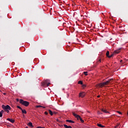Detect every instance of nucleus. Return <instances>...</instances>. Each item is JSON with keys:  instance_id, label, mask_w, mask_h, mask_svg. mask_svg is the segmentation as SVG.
Here are the masks:
<instances>
[{"instance_id": "f257e3e1", "label": "nucleus", "mask_w": 128, "mask_h": 128, "mask_svg": "<svg viewBox=\"0 0 128 128\" xmlns=\"http://www.w3.org/2000/svg\"><path fill=\"white\" fill-rule=\"evenodd\" d=\"M112 80V79H110L107 80L106 82L100 83L98 84V86H100V88H102V86H108V84H110V82Z\"/></svg>"}, {"instance_id": "f03ea898", "label": "nucleus", "mask_w": 128, "mask_h": 128, "mask_svg": "<svg viewBox=\"0 0 128 128\" xmlns=\"http://www.w3.org/2000/svg\"><path fill=\"white\" fill-rule=\"evenodd\" d=\"M20 104H22V106H30V102L24 100L22 99L20 100Z\"/></svg>"}, {"instance_id": "7ed1b4c3", "label": "nucleus", "mask_w": 128, "mask_h": 128, "mask_svg": "<svg viewBox=\"0 0 128 128\" xmlns=\"http://www.w3.org/2000/svg\"><path fill=\"white\" fill-rule=\"evenodd\" d=\"M2 108L3 110H5V112H6L8 113L10 112V106L8 105H6V106L2 105Z\"/></svg>"}, {"instance_id": "20e7f679", "label": "nucleus", "mask_w": 128, "mask_h": 128, "mask_svg": "<svg viewBox=\"0 0 128 128\" xmlns=\"http://www.w3.org/2000/svg\"><path fill=\"white\" fill-rule=\"evenodd\" d=\"M86 96V93L84 92H82L79 94V96L81 98H84Z\"/></svg>"}, {"instance_id": "39448f33", "label": "nucleus", "mask_w": 128, "mask_h": 128, "mask_svg": "<svg viewBox=\"0 0 128 128\" xmlns=\"http://www.w3.org/2000/svg\"><path fill=\"white\" fill-rule=\"evenodd\" d=\"M7 120H8L9 122H10L12 124H14V120L10 119V118H7Z\"/></svg>"}, {"instance_id": "423d86ee", "label": "nucleus", "mask_w": 128, "mask_h": 128, "mask_svg": "<svg viewBox=\"0 0 128 128\" xmlns=\"http://www.w3.org/2000/svg\"><path fill=\"white\" fill-rule=\"evenodd\" d=\"M120 48L117 50H116L115 51H114V54H118L119 52H120Z\"/></svg>"}, {"instance_id": "0eeeda50", "label": "nucleus", "mask_w": 128, "mask_h": 128, "mask_svg": "<svg viewBox=\"0 0 128 128\" xmlns=\"http://www.w3.org/2000/svg\"><path fill=\"white\" fill-rule=\"evenodd\" d=\"M66 122H70V123H71V124H74V120H66Z\"/></svg>"}, {"instance_id": "6e6552de", "label": "nucleus", "mask_w": 128, "mask_h": 128, "mask_svg": "<svg viewBox=\"0 0 128 128\" xmlns=\"http://www.w3.org/2000/svg\"><path fill=\"white\" fill-rule=\"evenodd\" d=\"M64 126L66 128H72V126H68V125H66V124H64Z\"/></svg>"}, {"instance_id": "1a4fd4ad", "label": "nucleus", "mask_w": 128, "mask_h": 128, "mask_svg": "<svg viewBox=\"0 0 128 128\" xmlns=\"http://www.w3.org/2000/svg\"><path fill=\"white\" fill-rule=\"evenodd\" d=\"M102 112H104L105 114H108V112L106 111V110L101 109Z\"/></svg>"}, {"instance_id": "9d476101", "label": "nucleus", "mask_w": 128, "mask_h": 128, "mask_svg": "<svg viewBox=\"0 0 128 128\" xmlns=\"http://www.w3.org/2000/svg\"><path fill=\"white\" fill-rule=\"evenodd\" d=\"M28 126H30L31 128H34V126H32V123L31 122H30L28 124Z\"/></svg>"}, {"instance_id": "9b49d317", "label": "nucleus", "mask_w": 128, "mask_h": 128, "mask_svg": "<svg viewBox=\"0 0 128 128\" xmlns=\"http://www.w3.org/2000/svg\"><path fill=\"white\" fill-rule=\"evenodd\" d=\"M48 112H49V114H50V116H53L54 113H53L52 111V110H49Z\"/></svg>"}, {"instance_id": "f8f14e48", "label": "nucleus", "mask_w": 128, "mask_h": 128, "mask_svg": "<svg viewBox=\"0 0 128 128\" xmlns=\"http://www.w3.org/2000/svg\"><path fill=\"white\" fill-rule=\"evenodd\" d=\"M22 110V114H26V110H24V109L22 110H22Z\"/></svg>"}, {"instance_id": "ddd939ff", "label": "nucleus", "mask_w": 128, "mask_h": 128, "mask_svg": "<svg viewBox=\"0 0 128 128\" xmlns=\"http://www.w3.org/2000/svg\"><path fill=\"white\" fill-rule=\"evenodd\" d=\"M97 126H99V128H104V126L102 125V124H97Z\"/></svg>"}, {"instance_id": "4468645a", "label": "nucleus", "mask_w": 128, "mask_h": 128, "mask_svg": "<svg viewBox=\"0 0 128 128\" xmlns=\"http://www.w3.org/2000/svg\"><path fill=\"white\" fill-rule=\"evenodd\" d=\"M106 56H108V58L110 56V52L107 51V52L106 53Z\"/></svg>"}, {"instance_id": "2eb2a0df", "label": "nucleus", "mask_w": 128, "mask_h": 128, "mask_svg": "<svg viewBox=\"0 0 128 128\" xmlns=\"http://www.w3.org/2000/svg\"><path fill=\"white\" fill-rule=\"evenodd\" d=\"M76 118H77V120H80L82 118L80 117V116L79 115H78L77 117H76Z\"/></svg>"}, {"instance_id": "dca6fc26", "label": "nucleus", "mask_w": 128, "mask_h": 128, "mask_svg": "<svg viewBox=\"0 0 128 128\" xmlns=\"http://www.w3.org/2000/svg\"><path fill=\"white\" fill-rule=\"evenodd\" d=\"M72 114H73V116H75V118H76L77 116H78V115L76 114V113H74V112H73V113H72Z\"/></svg>"}, {"instance_id": "f3484780", "label": "nucleus", "mask_w": 128, "mask_h": 128, "mask_svg": "<svg viewBox=\"0 0 128 128\" xmlns=\"http://www.w3.org/2000/svg\"><path fill=\"white\" fill-rule=\"evenodd\" d=\"M97 113H98V114H102V113L101 112H100V111H98Z\"/></svg>"}, {"instance_id": "a211bd4d", "label": "nucleus", "mask_w": 128, "mask_h": 128, "mask_svg": "<svg viewBox=\"0 0 128 128\" xmlns=\"http://www.w3.org/2000/svg\"><path fill=\"white\" fill-rule=\"evenodd\" d=\"M78 84H82V81H78Z\"/></svg>"}, {"instance_id": "6ab92c4d", "label": "nucleus", "mask_w": 128, "mask_h": 128, "mask_svg": "<svg viewBox=\"0 0 128 128\" xmlns=\"http://www.w3.org/2000/svg\"><path fill=\"white\" fill-rule=\"evenodd\" d=\"M80 120L81 122H84V121L82 118L80 119Z\"/></svg>"}, {"instance_id": "aec40b11", "label": "nucleus", "mask_w": 128, "mask_h": 128, "mask_svg": "<svg viewBox=\"0 0 128 128\" xmlns=\"http://www.w3.org/2000/svg\"><path fill=\"white\" fill-rule=\"evenodd\" d=\"M17 108H19L21 110H22V108L20 106H17Z\"/></svg>"}, {"instance_id": "412c9836", "label": "nucleus", "mask_w": 128, "mask_h": 128, "mask_svg": "<svg viewBox=\"0 0 128 128\" xmlns=\"http://www.w3.org/2000/svg\"><path fill=\"white\" fill-rule=\"evenodd\" d=\"M84 74L85 76H87L88 75V72H84Z\"/></svg>"}, {"instance_id": "4be33fe9", "label": "nucleus", "mask_w": 128, "mask_h": 128, "mask_svg": "<svg viewBox=\"0 0 128 128\" xmlns=\"http://www.w3.org/2000/svg\"><path fill=\"white\" fill-rule=\"evenodd\" d=\"M2 112H0V118H2Z\"/></svg>"}, {"instance_id": "5701e85b", "label": "nucleus", "mask_w": 128, "mask_h": 128, "mask_svg": "<svg viewBox=\"0 0 128 128\" xmlns=\"http://www.w3.org/2000/svg\"><path fill=\"white\" fill-rule=\"evenodd\" d=\"M36 108H42V106H36Z\"/></svg>"}, {"instance_id": "b1692460", "label": "nucleus", "mask_w": 128, "mask_h": 128, "mask_svg": "<svg viewBox=\"0 0 128 128\" xmlns=\"http://www.w3.org/2000/svg\"><path fill=\"white\" fill-rule=\"evenodd\" d=\"M114 56V54H112L111 56H109L108 58H110Z\"/></svg>"}, {"instance_id": "393cba45", "label": "nucleus", "mask_w": 128, "mask_h": 128, "mask_svg": "<svg viewBox=\"0 0 128 128\" xmlns=\"http://www.w3.org/2000/svg\"><path fill=\"white\" fill-rule=\"evenodd\" d=\"M117 112H118V114H122L121 112H120V111H117Z\"/></svg>"}, {"instance_id": "a878e982", "label": "nucleus", "mask_w": 128, "mask_h": 128, "mask_svg": "<svg viewBox=\"0 0 128 128\" xmlns=\"http://www.w3.org/2000/svg\"><path fill=\"white\" fill-rule=\"evenodd\" d=\"M58 114V112H53V114Z\"/></svg>"}, {"instance_id": "bb28decb", "label": "nucleus", "mask_w": 128, "mask_h": 128, "mask_svg": "<svg viewBox=\"0 0 128 128\" xmlns=\"http://www.w3.org/2000/svg\"><path fill=\"white\" fill-rule=\"evenodd\" d=\"M44 114H48V112H45Z\"/></svg>"}, {"instance_id": "cd10ccee", "label": "nucleus", "mask_w": 128, "mask_h": 128, "mask_svg": "<svg viewBox=\"0 0 128 128\" xmlns=\"http://www.w3.org/2000/svg\"><path fill=\"white\" fill-rule=\"evenodd\" d=\"M50 82H48V84H47V86H50Z\"/></svg>"}, {"instance_id": "c85d7f7f", "label": "nucleus", "mask_w": 128, "mask_h": 128, "mask_svg": "<svg viewBox=\"0 0 128 128\" xmlns=\"http://www.w3.org/2000/svg\"><path fill=\"white\" fill-rule=\"evenodd\" d=\"M16 102H20V100H18V98H16Z\"/></svg>"}, {"instance_id": "c756f323", "label": "nucleus", "mask_w": 128, "mask_h": 128, "mask_svg": "<svg viewBox=\"0 0 128 128\" xmlns=\"http://www.w3.org/2000/svg\"><path fill=\"white\" fill-rule=\"evenodd\" d=\"M38 128H44V127H42V126H38Z\"/></svg>"}, {"instance_id": "7c9ffc66", "label": "nucleus", "mask_w": 128, "mask_h": 128, "mask_svg": "<svg viewBox=\"0 0 128 128\" xmlns=\"http://www.w3.org/2000/svg\"><path fill=\"white\" fill-rule=\"evenodd\" d=\"M38 128H44V127H42V126H38Z\"/></svg>"}, {"instance_id": "2f4dec72", "label": "nucleus", "mask_w": 128, "mask_h": 128, "mask_svg": "<svg viewBox=\"0 0 128 128\" xmlns=\"http://www.w3.org/2000/svg\"><path fill=\"white\" fill-rule=\"evenodd\" d=\"M119 126H120V124H117V125H116V126L117 128H118Z\"/></svg>"}, {"instance_id": "473e14b6", "label": "nucleus", "mask_w": 128, "mask_h": 128, "mask_svg": "<svg viewBox=\"0 0 128 128\" xmlns=\"http://www.w3.org/2000/svg\"><path fill=\"white\" fill-rule=\"evenodd\" d=\"M98 62H101L102 60H100V59L98 60Z\"/></svg>"}, {"instance_id": "72a5a7b5", "label": "nucleus", "mask_w": 128, "mask_h": 128, "mask_svg": "<svg viewBox=\"0 0 128 128\" xmlns=\"http://www.w3.org/2000/svg\"><path fill=\"white\" fill-rule=\"evenodd\" d=\"M82 86H83V88H86V86L84 84V85Z\"/></svg>"}, {"instance_id": "f704fd0d", "label": "nucleus", "mask_w": 128, "mask_h": 128, "mask_svg": "<svg viewBox=\"0 0 128 128\" xmlns=\"http://www.w3.org/2000/svg\"><path fill=\"white\" fill-rule=\"evenodd\" d=\"M4 111L2 110L1 112H2V114H4Z\"/></svg>"}, {"instance_id": "c9c22d12", "label": "nucleus", "mask_w": 128, "mask_h": 128, "mask_svg": "<svg viewBox=\"0 0 128 128\" xmlns=\"http://www.w3.org/2000/svg\"><path fill=\"white\" fill-rule=\"evenodd\" d=\"M41 108H46V107L45 106H42Z\"/></svg>"}, {"instance_id": "e433bc0d", "label": "nucleus", "mask_w": 128, "mask_h": 128, "mask_svg": "<svg viewBox=\"0 0 128 128\" xmlns=\"http://www.w3.org/2000/svg\"><path fill=\"white\" fill-rule=\"evenodd\" d=\"M100 95L97 96V98H100Z\"/></svg>"}, {"instance_id": "4c0bfd02", "label": "nucleus", "mask_w": 128, "mask_h": 128, "mask_svg": "<svg viewBox=\"0 0 128 128\" xmlns=\"http://www.w3.org/2000/svg\"><path fill=\"white\" fill-rule=\"evenodd\" d=\"M3 94H4V96H6V93H4Z\"/></svg>"}, {"instance_id": "58836bf2", "label": "nucleus", "mask_w": 128, "mask_h": 128, "mask_svg": "<svg viewBox=\"0 0 128 128\" xmlns=\"http://www.w3.org/2000/svg\"><path fill=\"white\" fill-rule=\"evenodd\" d=\"M67 6H70V4H67Z\"/></svg>"}, {"instance_id": "ea45409f", "label": "nucleus", "mask_w": 128, "mask_h": 128, "mask_svg": "<svg viewBox=\"0 0 128 128\" xmlns=\"http://www.w3.org/2000/svg\"><path fill=\"white\" fill-rule=\"evenodd\" d=\"M117 127H116V126H115L114 127V128H116Z\"/></svg>"}, {"instance_id": "a19ab883", "label": "nucleus", "mask_w": 128, "mask_h": 128, "mask_svg": "<svg viewBox=\"0 0 128 128\" xmlns=\"http://www.w3.org/2000/svg\"><path fill=\"white\" fill-rule=\"evenodd\" d=\"M120 62H122V60H120Z\"/></svg>"}, {"instance_id": "79ce46f5", "label": "nucleus", "mask_w": 128, "mask_h": 128, "mask_svg": "<svg viewBox=\"0 0 128 128\" xmlns=\"http://www.w3.org/2000/svg\"><path fill=\"white\" fill-rule=\"evenodd\" d=\"M26 128H28V126H26Z\"/></svg>"}, {"instance_id": "37998d69", "label": "nucleus", "mask_w": 128, "mask_h": 128, "mask_svg": "<svg viewBox=\"0 0 128 128\" xmlns=\"http://www.w3.org/2000/svg\"><path fill=\"white\" fill-rule=\"evenodd\" d=\"M44 128H45L44 127Z\"/></svg>"}]
</instances>
